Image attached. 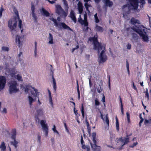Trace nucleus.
Masks as SVG:
<instances>
[{"label":"nucleus","mask_w":151,"mask_h":151,"mask_svg":"<svg viewBox=\"0 0 151 151\" xmlns=\"http://www.w3.org/2000/svg\"><path fill=\"white\" fill-rule=\"evenodd\" d=\"M89 40L91 41H93L94 48L95 50H97L98 53L103 49L99 55L98 62L99 65L102 63L105 62L107 59V56L105 53V44L102 45L101 43L99 42L98 41L97 37H96L94 36L93 37H90Z\"/></svg>","instance_id":"obj_1"},{"label":"nucleus","mask_w":151,"mask_h":151,"mask_svg":"<svg viewBox=\"0 0 151 151\" xmlns=\"http://www.w3.org/2000/svg\"><path fill=\"white\" fill-rule=\"evenodd\" d=\"M145 4V0H128V3L124 5L122 7L124 11L125 8L127 7L128 8V10L123 14L124 17L127 19L128 17L127 15L130 14L131 10H137L139 6L141 9Z\"/></svg>","instance_id":"obj_2"},{"label":"nucleus","mask_w":151,"mask_h":151,"mask_svg":"<svg viewBox=\"0 0 151 151\" xmlns=\"http://www.w3.org/2000/svg\"><path fill=\"white\" fill-rule=\"evenodd\" d=\"M131 29L134 32L138 33L141 37H142L143 41L144 42H148L149 41V38L147 34L145 32V34L143 33L145 31V29H142L139 28V27H137L136 28L135 27L133 26Z\"/></svg>","instance_id":"obj_3"},{"label":"nucleus","mask_w":151,"mask_h":151,"mask_svg":"<svg viewBox=\"0 0 151 151\" xmlns=\"http://www.w3.org/2000/svg\"><path fill=\"white\" fill-rule=\"evenodd\" d=\"M96 134L95 132H93L92 134V141L93 143L90 142L91 148L93 151H100L101 147L96 145ZM90 142V140L89 141Z\"/></svg>","instance_id":"obj_4"},{"label":"nucleus","mask_w":151,"mask_h":151,"mask_svg":"<svg viewBox=\"0 0 151 151\" xmlns=\"http://www.w3.org/2000/svg\"><path fill=\"white\" fill-rule=\"evenodd\" d=\"M50 19L52 21H53L55 24V26L59 28H61V26L64 29H67L68 30L71 31L73 32V30L70 28L64 22H61L60 23H58L56 20L53 18H50Z\"/></svg>","instance_id":"obj_5"},{"label":"nucleus","mask_w":151,"mask_h":151,"mask_svg":"<svg viewBox=\"0 0 151 151\" xmlns=\"http://www.w3.org/2000/svg\"><path fill=\"white\" fill-rule=\"evenodd\" d=\"M18 86V84L16 81H14L11 82L9 89L10 94L16 93L19 91V89L17 88V86Z\"/></svg>","instance_id":"obj_6"},{"label":"nucleus","mask_w":151,"mask_h":151,"mask_svg":"<svg viewBox=\"0 0 151 151\" xmlns=\"http://www.w3.org/2000/svg\"><path fill=\"white\" fill-rule=\"evenodd\" d=\"M33 89L34 91H31V94L35 97V99H33L30 96H28V99L29 101V104L30 106L32 105V103L34 101H36L37 96L39 95V92L37 91V89H35V88H32Z\"/></svg>","instance_id":"obj_7"},{"label":"nucleus","mask_w":151,"mask_h":151,"mask_svg":"<svg viewBox=\"0 0 151 151\" xmlns=\"http://www.w3.org/2000/svg\"><path fill=\"white\" fill-rule=\"evenodd\" d=\"M40 124L43 131L45 132V136L47 137L48 136V128L45 120H42L40 122Z\"/></svg>","instance_id":"obj_8"},{"label":"nucleus","mask_w":151,"mask_h":151,"mask_svg":"<svg viewBox=\"0 0 151 151\" xmlns=\"http://www.w3.org/2000/svg\"><path fill=\"white\" fill-rule=\"evenodd\" d=\"M37 114L35 115V121L39 122L40 119L39 117H42L44 115L45 111L43 108H40L36 110Z\"/></svg>","instance_id":"obj_9"},{"label":"nucleus","mask_w":151,"mask_h":151,"mask_svg":"<svg viewBox=\"0 0 151 151\" xmlns=\"http://www.w3.org/2000/svg\"><path fill=\"white\" fill-rule=\"evenodd\" d=\"M17 23L16 18L10 19L8 21V27L11 31L16 28Z\"/></svg>","instance_id":"obj_10"},{"label":"nucleus","mask_w":151,"mask_h":151,"mask_svg":"<svg viewBox=\"0 0 151 151\" xmlns=\"http://www.w3.org/2000/svg\"><path fill=\"white\" fill-rule=\"evenodd\" d=\"M6 82V79L5 77L0 76V91L5 87Z\"/></svg>","instance_id":"obj_11"},{"label":"nucleus","mask_w":151,"mask_h":151,"mask_svg":"<svg viewBox=\"0 0 151 151\" xmlns=\"http://www.w3.org/2000/svg\"><path fill=\"white\" fill-rule=\"evenodd\" d=\"M130 135H127L126 137H124V139H123V137H122L119 138V140L121 141V142L124 143L122 145V146L124 145L127 144L129 142V137Z\"/></svg>","instance_id":"obj_12"},{"label":"nucleus","mask_w":151,"mask_h":151,"mask_svg":"<svg viewBox=\"0 0 151 151\" xmlns=\"http://www.w3.org/2000/svg\"><path fill=\"white\" fill-rule=\"evenodd\" d=\"M22 38L18 35L16 36V42L19 47H22Z\"/></svg>","instance_id":"obj_13"},{"label":"nucleus","mask_w":151,"mask_h":151,"mask_svg":"<svg viewBox=\"0 0 151 151\" xmlns=\"http://www.w3.org/2000/svg\"><path fill=\"white\" fill-rule=\"evenodd\" d=\"M31 9L32 10V17H33L35 22H37V17L36 14L35 13V6L33 4H32Z\"/></svg>","instance_id":"obj_14"},{"label":"nucleus","mask_w":151,"mask_h":151,"mask_svg":"<svg viewBox=\"0 0 151 151\" xmlns=\"http://www.w3.org/2000/svg\"><path fill=\"white\" fill-rule=\"evenodd\" d=\"M130 22L131 24L134 25L135 26L134 27H135L136 28H137V27H138L136 26L135 24H140V22L139 20L137 19H136L133 17H132L131 18ZM133 26L134 27V26Z\"/></svg>","instance_id":"obj_15"},{"label":"nucleus","mask_w":151,"mask_h":151,"mask_svg":"<svg viewBox=\"0 0 151 151\" xmlns=\"http://www.w3.org/2000/svg\"><path fill=\"white\" fill-rule=\"evenodd\" d=\"M78 9L79 14H81L83 10V6L82 3L79 1L78 4Z\"/></svg>","instance_id":"obj_16"},{"label":"nucleus","mask_w":151,"mask_h":151,"mask_svg":"<svg viewBox=\"0 0 151 151\" xmlns=\"http://www.w3.org/2000/svg\"><path fill=\"white\" fill-rule=\"evenodd\" d=\"M70 17L75 23L76 22V19L74 11L72 10L70 13Z\"/></svg>","instance_id":"obj_17"},{"label":"nucleus","mask_w":151,"mask_h":151,"mask_svg":"<svg viewBox=\"0 0 151 151\" xmlns=\"http://www.w3.org/2000/svg\"><path fill=\"white\" fill-rule=\"evenodd\" d=\"M85 122L86 123V125L87 126L88 132V134L90 136L91 134V127L90 126L89 123L86 117V119L85 120Z\"/></svg>","instance_id":"obj_18"},{"label":"nucleus","mask_w":151,"mask_h":151,"mask_svg":"<svg viewBox=\"0 0 151 151\" xmlns=\"http://www.w3.org/2000/svg\"><path fill=\"white\" fill-rule=\"evenodd\" d=\"M104 1V3L106 6L111 7L113 5V2L110 0H103Z\"/></svg>","instance_id":"obj_19"},{"label":"nucleus","mask_w":151,"mask_h":151,"mask_svg":"<svg viewBox=\"0 0 151 151\" xmlns=\"http://www.w3.org/2000/svg\"><path fill=\"white\" fill-rule=\"evenodd\" d=\"M17 134L16 130L15 129H13L11 132V138L12 139H16Z\"/></svg>","instance_id":"obj_20"},{"label":"nucleus","mask_w":151,"mask_h":151,"mask_svg":"<svg viewBox=\"0 0 151 151\" xmlns=\"http://www.w3.org/2000/svg\"><path fill=\"white\" fill-rule=\"evenodd\" d=\"M49 95V103L50 104L51 106L53 107V104L52 102V99L51 94V92L50 90L48 89Z\"/></svg>","instance_id":"obj_21"},{"label":"nucleus","mask_w":151,"mask_h":151,"mask_svg":"<svg viewBox=\"0 0 151 151\" xmlns=\"http://www.w3.org/2000/svg\"><path fill=\"white\" fill-rule=\"evenodd\" d=\"M78 22L82 25L84 24L85 26H87L88 25V23L85 20H83L81 18L78 20Z\"/></svg>","instance_id":"obj_22"},{"label":"nucleus","mask_w":151,"mask_h":151,"mask_svg":"<svg viewBox=\"0 0 151 151\" xmlns=\"http://www.w3.org/2000/svg\"><path fill=\"white\" fill-rule=\"evenodd\" d=\"M95 29L96 31L102 32L104 29L103 28L97 25H96L95 27Z\"/></svg>","instance_id":"obj_23"},{"label":"nucleus","mask_w":151,"mask_h":151,"mask_svg":"<svg viewBox=\"0 0 151 151\" xmlns=\"http://www.w3.org/2000/svg\"><path fill=\"white\" fill-rule=\"evenodd\" d=\"M52 78L53 81V88L54 90L55 91H56L57 88L56 84V82L55 80L54 77L53 75L52 76Z\"/></svg>","instance_id":"obj_24"},{"label":"nucleus","mask_w":151,"mask_h":151,"mask_svg":"<svg viewBox=\"0 0 151 151\" xmlns=\"http://www.w3.org/2000/svg\"><path fill=\"white\" fill-rule=\"evenodd\" d=\"M49 37L48 39L49 40L48 43L50 44H53V38L52 35L50 33H49Z\"/></svg>","instance_id":"obj_25"},{"label":"nucleus","mask_w":151,"mask_h":151,"mask_svg":"<svg viewBox=\"0 0 151 151\" xmlns=\"http://www.w3.org/2000/svg\"><path fill=\"white\" fill-rule=\"evenodd\" d=\"M0 148H1V150L4 151L6 149V146L4 142H1V145H0Z\"/></svg>","instance_id":"obj_26"},{"label":"nucleus","mask_w":151,"mask_h":151,"mask_svg":"<svg viewBox=\"0 0 151 151\" xmlns=\"http://www.w3.org/2000/svg\"><path fill=\"white\" fill-rule=\"evenodd\" d=\"M12 139L14 140V141L11 142V143L14 147L15 148H17V144H18V142L16 140V139Z\"/></svg>","instance_id":"obj_27"},{"label":"nucleus","mask_w":151,"mask_h":151,"mask_svg":"<svg viewBox=\"0 0 151 151\" xmlns=\"http://www.w3.org/2000/svg\"><path fill=\"white\" fill-rule=\"evenodd\" d=\"M42 10L44 15L46 17H49V16L50 14V13L43 8H42Z\"/></svg>","instance_id":"obj_28"},{"label":"nucleus","mask_w":151,"mask_h":151,"mask_svg":"<svg viewBox=\"0 0 151 151\" xmlns=\"http://www.w3.org/2000/svg\"><path fill=\"white\" fill-rule=\"evenodd\" d=\"M119 100L120 101L121 103V111L122 114V115H124V109H123V105L122 103V99L120 97H119Z\"/></svg>","instance_id":"obj_29"},{"label":"nucleus","mask_w":151,"mask_h":151,"mask_svg":"<svg viewBox=\"0 0 151 151\" xmlns=\"http://www.w3.org/2000/svg\"><path fill=\"white\" fill-rule=\"evenodd\" d=\"M115 119H116V130L118 131H119V122L118 119L117 118V116H116L115 117Z\"/></svg>","instance_id":"obj_30"},{"label":"nucleus","mask_w":151,"mask_h":151,"mask_svg":"<svg viewBox=\"0 0 151 151\" xmlns=\"http://www.w3.org/2000/svg\"><path fill=\"white\" fill-rule=\"evenodd\" d=\"M81 112L82 116V118L83 119L85 117V113L84 111V108L83 105V104H82L81 105Z\"/></svg>","instance_id":"obj_31"},{"label":"nucleus","mask_w":151,"mask_h":151,"mask_svg":"<svg viewBox=\"0 0 151 151\" xmlns=\"http://www.w3.org/2000/svg\"><path fill=\"white\" fill-rule=\"evenodd\" d=\"M82 148L83 149H86L87 151H90V148L88 146L84 144L82 145Z\"/></svg>","instance_id":"obj_32"},{"label":"nucleus","mask_w":151,"mask_h":151,"mask_svg":"<svg viewBox=\"0 0 151 151\" xmlns=\"http://www.w3.org/2000/svg\"><path fill=\"white\" fill-rule=\"evenodd\" d=\"M13 11L15 14L17 15L18 19H19V14L18 12L17 9L14 7L13 9Z\"/></svg>","instance_id":"obj_33"},{"label":"nucleus","mask_w":151,"mask_h":151,"mask_svg":"<svg viewBox=\"0 0 151 151\" xmlns=\"http://www.w3.org/2000/svg\"><path fill=\"white\" fill-rule=\"evenodd\" d=\"M126 67L127 68L128 72V74L129 76L130 75V71L129 70V63L128 62V61L127 60H126Z\"/></svg>","instance_id":"obj_34"},{"label":"nucleus","mask_w":151,"mask_h":151,"mask_svg":"<svg viewBox=\"0 0 151 151\" xmlns=\"http://www.w3.org/2000/svg\"><path fill=\"white\" fill-rule=\"evenodd\" d=\"M37 43L36 41H35V51H34L35 55V57H36V55H37Z\"/></svg>","instance_id":"obj_35"},{"label":"nucleus","mask_w":151,"mask_h":151,"mask_svg":"<svg viewBox=\"0 0 151 151\" xmlns=\"http://www.w3.org/2000/svg\"><path fill=\"white\" fill-rule=\"evenodd\" d=\"M94 17L95 18V22L96 23H98L99 22V20L97 17V13H96L94 15Z\"/></svg>","instance_id":"obj_36"},{"label":"nucleus","mask_w":151,"mask_h":151,"mask_svg":"<svg viewBox=\"0 0 151 151\" xmlns=\"http://www.w3.org/2000/svg\"><path fill=\"white\" fill-rule=\"evenodd\" d=\"M15 78L19 81H23L22 76L19 74H17Z\"/></svg>","instance_id":"obj_37"},{"label":"nucleus","mask_w":151,"mask_h":151,"mask_svg":"<svg viewBox=\"0 0 151 151\" xmlns=\"http://www.w3.org/2000/svg\"><path fill=\"white\" fill-rule=\"evenodd\" d=\"M84 6L86 10L89 11L88 10V8L91 6V5L88 4V2H86L84 4Z\"/></svg>","instance_id":"obj_38"},{"label":"nucleus","mask_w":151,"mask_h":151,"mask_svg":"<svg viewBox=\"0 0 151 151\" xmlns=\"http://www.w3.org/2000/svg\"><path fill=\"white\" fill-rule=\"evenodd\" d=\"M144 92L145 93V97H147V100H148L149 96L148 89H146L145 91Z\"/></svg>","instance_id":"obj_39"},{"label":"nucleus","mask_w":151,"mask_h":151,"mask_svg":"<svg viewBox=\"0 0 151 151\" xmlns=\"http://www.w3.org/2000/svg\"><path fill=\"white\" fill-rule=\"evenodd\" d=\"M126 115L127 118V119L128 122L129 123H130V116L128 112H127L126 113Z\"/></svg>","instance_id":"obj_40"},{"label":"nucleus","mask_w":151,"mask_h":151,"mask_svg":"<svg viewBox=\"0 0 151 151\" xmlns=\"http://www.w3.org/2000/svg\"><path fill=\"white\" fill-rule=\"evenodd\" d=\"M30 87L32 89H33L32 88L33 87H32V86H26L25 88V90H24L25 92H26V93H28V91L29 90V89Z\"/></svg>","instance_id":"obj_41"},{"label":"nucleus","mask_w":151,"mask_h":151,"mask_svg":"<svg viewBox=\"0 0 151 151\" xmlns=\"http://www.w3.org/2000/svg\"><path fill=\"white\" fill-rule=\"evenodd\" d=\"M63 1L64 5L65 6V7L67 9H68L69 7L67 1L66 0H63Z\"/></svg>","instance_id":"obj_42"},{"label":"nucleus","mask_w":151,"mask_h":151,"mask_svg":"<svg viewBox=\"0 0 151 151\" xmlns=\"http://www.w3.org/2000/svg\"><path fill=\"white\" fill-rule=\"evenodd\" d=\"M52 130L54 132L56 133L58 135H60L59 132L56 130V127L55 125L53 126V127L52 128Z\"/></svg>","instance_id":"obj_43"},{"label":"nucleus","mask_w":151,"mask_h":151,"mask_svg":"<svg viewBox=\"0 0 151 151\" xmlns=\"http://www.w3.org/2000/svg\"><path fill=\"white\" fill-rule=\"evenodd\" d=\"M105 122L107 124L108 126H109V122L107 115L106 116Z\"/></svg>","instance_id":"obj_44"},{"label":"nucleus","mask_w":151,"mask_h":151,"mask_svg":"<svg viewBox=\"0 0 151 151\" xmlns=\"http://www.w3.org/2000/svg\"><path fill=\"white\" fill-rule=\"evenodd\" d=\"M95 105L96 106H99L100 104L99 102L97 99L95 100Z\"/></svg>","instance_id":"obj_45"},{"label":"nucleus","mask_w":151,"mask_h":151,"mask_svg":"<svg viewBox=\"0 0 151 151\" xmlns=\"http://www.w3.org/2000/svg\"><path fill=\"white\" fill-rule=\"evenodd\" d=\"M19 19L18 26L20 29H21L22 25V21L21 19Z\"/></svg>","instance_id":"obj_46"},{"label":"nucleus","mask_w":151,"mask_h":151,"mask_svg":"<svg viewBox=\"0 0 151 151\" xmlns=\"http://www.w3.org/2000/svg\"><path fill=\"white\" fill-rule=\"evenodd\" d=\"M4 9L3 8L2 5L1 6V7L0 9V17H1L2 16V12L4 11Z\"/></svg>","instance_id":"obj_47"},{"label":"nucleus","mask_w":151,"mask_h":151,"mask_svg":"<svg viewBox=\"0 0 151 151\" xmlns=\"http://www.w3.org/2000/svg\"><path fill=\"white\" fill-rule=\"evenodd\" d=\"M80 116V114H77V115H76V116H75V118L77 120V121L78 123V124H80V122L79 119L78 118V116Z\"/></svg>","instance_id":"obj_48"},{"label":"nucleus","mask_w":151,"mask_h":151,"mask_svg":"<svg viewBox=\"0 0 151 151\" xmlns=\"http://www.w3.org/2000/svg\"><path fill=\"white\" fill-rule=\"evenodd\" d=\"M2 50H3L7 51L9 50V49L8 47H2Z\"/></svg>","instance_id":"obj_49"},{"label":"nucleus","mask_w":151,"mask_h":151,"mask_svg":"<svg viewBox=\"0 0 151 151\" xmlns=\"http://www.w3.org/2000/svg\"><path fill=\"white\" fill-rule=\"evenodd\" d=\"M77 91L78 93V94H80V91L79 90V86H78V81L77 80Z\"/></svg>","instance_id":"obj_50"},{"label":"nucleus","mask_w":151,"mask_h":151,"mask_svg":"<svg viewBox=\"0 0 151 151\" xmlns=\"http://www.w3.org/2000/svg\"><path fill=\"white\" fill-rule=\"evenodd\" d=\"M37 141L40 143L41 142V137L39 135L37 136Z\"/></svg>","instance_id":"obj_51"},{"label":"nucleus","mask_w":151,"mask_h":151,"mask_svg":"<svg viewBox=\"0 0 151 151\" xmlns=\"http://www.w3.org/2000/svg\"><path fill=\"white\" fill-rule=\"evenodd\" d=\"M81 145L84 144V142L83 140V137L82 135H81Z\"/></svg>","instance_id":"obj_52"},{"label":"nucleus","mask_w":151,"mask_h":151,"mask_svg":"<svg viewBox=\"0 0 151 151\" xmlns=\"http://www.w3.org/2000/svg\"><path fill=\"white\" fill-rule=\"evenodd\" d=\"M132 85H133V88L136 91L138 92V90H137V87H136V86H135L133 81H132Z\"/></svg>","instance_id":"obj_53"},{"label":"nucleus","mask_w":151,"mask_h":151,"mask_svg":"<svg viewBox=\"0 0 151 151\" xmlns=\"http://www.w3.org/2000/svg\"><path fill=\"white\" fill-rule=\"evenodd\" d=\"M108 84L109 88H110V76L108 77Z\"/></svg>","instance_id":"obj_54"},{"label":"nucleus","mask_w":151,"mask_h":151,"mask_svg":"<svg viewBox=\"0 0 151 151\" xmlns=\"http://www.w3.org/2000/svg\"><path fill=\"white\" fill-rule=\"evenodd\" d=\"M138 143L136 142L134 143L131 146V147L132 148L134 147L135 146L137 145Z\"/></svg>","instance_id":"obj_55"},{"label":"nucleus","mask_w":151,"mask_h":151,"mask_svg":"<svg viewBox=\"0 0 151 151\" xmlns=\"http://www.w3.org/2000/svg\"><path fill=\"white\" fill-rule=\"evenodd\" d=\"M62 9V8L60 6H58L57 8V13H58L59 12H58V10H61Z\"/></svg>","instance_id":"obj_56"},{"label":"nucleus","mask_w":151,"mask_h":151,"mask_svg":"<svg viewBox=\"0 0 151 151\" xmlns=\"http://www.w3.org/2000/svg\"><path fill=\"white\" fill-rule=\"evenodd\" d=\"M127 49L129 50L131 49V44H129V43H128L127 44Z\"/></svg>","instance_id":"obj_57"},{"label":"nucleus","mask_w":151,"mask_h":151,"mask_svg":"<svg viewBox=\"0 0 151 151\" xmlns=\"http://www.w3.org/2000/svg\"><path fill=\"white\" fill-rule=\"evenodd\" d=\"M144 123L145 125H147L148 123H150V122L148 120L146 119L144 121Z\"/></svg>","instance_id":"obj_58"},{"label":"nucleus","mask_w":151,"mask_h":151,"mask_svg":"<svg viewBox=\"0 0 151 151\" xmlns=\"http://www.w3.org/2000/svg\"><path fill=\"white\" fill-rule=\"evenodd\" d=\"M77 111L78 110H76V108H74V112L75 115H77V114H78Z\"/></svg>","instance_id":"obj_59"},{"label":"nucleus","mask_w":151,"mask_h":151,"mask_svg":"<svg viewBox=\"0 0 151 151\" xmlns=\"http://www.w3.org/2000/svg\"><path fill=\"white\" fill-rule=\"evenodd\" d=\"M99 86H100V89H99V88H97V91H98V93H100L102 91V90L101 89V87L100 85H99Z\"/></svg>","instance_id":"obj_60"},{"label":"nucleus","mask_w":151,"mask_h":151,"mask_svg":"<svg viewBox=\"0 0 151 151\" xmlns=\"http://www.w3.org/2000/svg\"><path fill=\"white\" fill-rule=\"evenodd\" d=\"M103 97L102 98V101L104 103L105 102V96L104 94H103Z\"/></svg>","instance_id":"obj_61"},{"label":"nucleus","mask_w":151,"mask_h":151,"mask_svg":"<svg viewBox=\"0 0 151 151\" xmlns=\"http://www.w3.org/2000/svg\"><path fill=\"white\" fill-rule=\"evenodd\" d=\"M84 20H86V22L87 21V16L86 14H84Z\"/></svg>","instance_id":"obj_62"},{"label":"nucleus","mask_w":151,"mask_h":151,"mask_svg":"<svg viewBox=\"0 0 151 151\" xmlns=\"http://www.w3.org/2000/svg\"><path fill=\"white\" fill-rule=\"evenodd\" d=\"M54 138L53 137H52L51 139V141L52 142V145L54 144Z\"/></svg>","instance_id":"obj_63"},{"label":"nucleus","mask_w":151,"mask_h":151,"mask_svg":"<svg viewBox=\"0 0 151 151\" xmlns=\"http://www.w3.org/2000/svg\"><path fill=\"white\" fill-rule=\"evenodd\" d=\"M143 120H144V119H141L140 122H139V126H141V123H142V122H143Z\"/></svg>","instance_id":"obj_64"}]
</instances>
